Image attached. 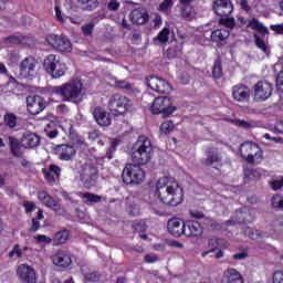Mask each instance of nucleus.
<instances>
[{
  "label": "nucleus",
  "instance_id": "obj_1",
  "mask_svg": "<svg viewBox=\"0 0 283 283\" xmlns=\"http://www.w3.org/2000/svg\"><path fill=\"white\" fill-rule=\"evenodd\" d=\"M154 196L164 205L178 207L182 202V188L174 177L164 176L153 187Z\"/></svg>",
  "mask_w": 283,
  "mask_h": 283
},
{
  "label": "nucleus",
  "instance_id": "obj_2",
  "mask_svg": "<svg viewBox=\"0 0 283 283\" xmlns=\"http://www.w3.org/2000/svg\"><path fill=\"white\" fill-rule=\"evenodd\" d=\"M51 93L60 96L64 103L83 102V82L78 78H73L62 85L51 87Z\"/></svg>",
  "mask_w": 283,
  "mask_h": 283
},
{
  "label": "nucleus",
  "instance_id": "obj_3",
  "mask_svg": "<svg viewBox=\"0 0 283 283\" xmlns=\"http://www.w3.org/2000/svg\"><path fill=\"white\" fill-rule=\"evenodd\" d=\"M154 156V146L151 139L147 136H139L130 150V158L137 165H147Z\"/></svg>",
  "mask_w": 283,
  "mask_h": 283
},
{
  "label": "nucleus",
  "instance_id": "obj_4",
  "mask_svg": "<svg viewBox=\"0 0 283 283\" xmlns=\"http://www.w3.org/2000/svg\"><path fill=\"white\" fill-rule=\"evenodd\" d=\"M213 11L217 17H221L219 23L226 25V28H233L235 25V19L229 18L233 12V3L231 0H216L213 2Z\"/></svg>",
  "mask_w": 283,
  "mask_h": 283
},
{
  "label": "nucleus",
  "instance_id": "obj_5",
  "mask_svg": "<svg viewBox=\"0 0 283 283\" xmlns=\"http://www.w3.org/2000/svg\"><path fill=\"white\" fill-rule=\"evenodd\" d=\"M144 164H127L123 170L122 178L125 185H143L145 170L140 167Z\"/></svg>",
  "mask_w": 283,
  "mask_h": 283
},
{
  "label": "nucleus",
  "instance_id": "obj_6",
  "mask_svg": "<svg viewBox=\"0 0 283 283\" xmlns=\"http://www.w3.org/2000/svg\"><path fill=\"white\" fill-rule=\"evenodd\" d=\"M43 67L52 78H61L67 72L65 63L61 62V59L54 54H50L44 59Z\"/></svg>",
  "mask_w": 283,
  "mask_h": 283
},
{
  "label": "nucleus",
  "instance_id": "obj_7",
  "mask_svg": "<svg viewBox=\"0 0 283 283\" xmlns=\"http://www.w3.org/2000/svg\"><path fill=\"white\" fill-rule=\"evenodd\" d=\"M240 154L243 160L253 165L254 163H262V156L264 153L256 143L245 142L240 146Z\"/></svg>",
  "mask_w": 283,
  "mask_h": 283
},
{
  "label": "nucleus",
  "instance_id": "obj_8",
  "mask_svg": "<svg viewBox=\"0 0 283 283\" xmlns=\"http://www.w3.org/2000/svg\"><path fill=\"white\" fill-rule=\"evenodd\" d=\"M132 99L127 96L120 94H115L108 99V109L114 116H120V114H126L132 109Z\"/></svg>",
  "mask_w": 283,
  "mask_h": 283
},
{
  "label": "nucleus",
  "instance_id": "obj_9",
  "mask_svg": "<svg viewBox=\"0 0 283 283\" xmlns=\"http://www.w3.org/2000/svg\"><path fill=\"white\" fill-rule=\"evenodd\" d=\"M146 85L153 92H157V94H171V84L167 82L165 78L156 75H149L146 77Z\"/></svg>",
  "mask_w": 283,
  "mask_h": 283
},
{
  "label": "nucleus",
  "instance_id": "obj_10",
  "mask_svg": "<svg viewBox=\"0 0 283 283\" xmlns=\"http://www.w3.org/2000/svg\"><path fill=\"white\" fill-rule=\"evenodd\" d=\"M153 114H164V116H171L176 112V106L171 105V99L167 96L156 97L153 106Z\"/></svg>",
  "mask_w": 283,
  "mask_h": 283
},
{
  "label": "nucleus",
  "instance_id": "obj_11",
  "mask_svg": "<svg viewBox=\"0 0 283 283\" xmlns=\"http://www.w3.org/2000/svg\"><path fill=\"white\" fill-rule=\"evenodd\" d=\"M46 42L49 45H52L54 50L57 52H71L72 51V42L65 36L61 35H49L46 38Z\"/></svg>",
  "mask_w": 283,
  "mask_h": 283
},
{
  "label": "nucleus",
  "instance_id": "obj_12",
  "mask_svg": "<svg viewBox=\"0 0 283 283\" xmlns=\"http://www.w3.org/2000/svg\"><path fill=\"white\" fill-rule=\"evenodd\" d=\"M17 276L21 283H35L36 270L28 264H20L17 269Z\"/></svg>",
  "mask_w": 283,
  "mask_h": 283
},
{
  "label": "nucleus",
  "instance_id": "obj_13",
  "mask_svg": "<svg viewBox=\"0 0 283 283\" xmlns=\"http://www.w3.org/2000/svg\"><path fill=\"white\" fill-rule=\"evenodd\" d=\"M20 76L32 81L36 76V60L34 57H27L20 64Z\"/></svg>",
  "mask_w": 283,
  "mask_h": 283
},
{
  "label": "nucleus",
  "instance_id": "obj_14",
  "mask_svg": "<svg viewBox=\"0 0 283 283\" xmlns=\"http://www.w3.org/2000/svg\"><path fill=\"white\" fill-rule=\"evenodd\" d=\"M273 94V85L266 81H260L254 85L255 101H266Z\"/></svg>",
  "mask_w": 283,
  "mask_h": 283
},
{
  "label": "nucleus",
  "instance_id": "obj_15",
  "mask_svg": "<svg viewBox=\"0 0 283 283\" xmlns=\"http://www.w3.org/2000/svg\"><path fill=\"white\" fill-rule=\"evenodd\" d=\"M51 260L54 266L60 269H67L72 264V253L67 250H57L52 256Z\"/></svg>",
  "mask_w": 283,
  "mask_h": 283
},
{
  "label": "nucleus",
  "instance_id": "obj_16",
  "mask_svg": "<svg viewBox=\"0 0 283 283\" xmlns=\"http://www.w3.org/2000/svg\"><path fill=\"white\" fill-rule=\"evenodd\" d=\"M27 109L33 116L41 114L45 109V99L39 95L27 97Z\"/></svg>",
  "mask_w": 283,
  "mask_h": 283
},
{
  "label": "nucleus",
  "instance_id": "obj_17",
  "mask_svg": "<svg viewBox=\"0 0 283 283\" xmlns=\"http://www.w3.org/2000/svg\"><path fill=\"white\" fill-rule=\"evenodd\" d=\"M232 97L237 103H249L251 88L244 84H237L232 87Z\"/></svg>",
  "mask_w": 283,
  "mask_h": 283
},
{
  "label": "nucleus",
  "instance_id": "obj_18",
  "mask_svg": "<svg viewBox=\"0 0 283 283\" xmlns=\"http://www.w3.org/2000/svg\"><path fill=\"white\" fill-rule=\"evenodd\" d=\"M93 116L99 127H109L112 125V115L101 106L94 108Z\"/></svg>",
  "mask_w": 283,
  "mask_h": 283
},
{
  "label": "nucleus",
  "instance_id": "obj_19",
  "mask_svg": "<svg viewBox=\"0 0 283 283\" xmlns=\"http://www.w3.org/2000/svg\"><path fill=\"white\" fill-rule=\"evenodd\" d=\"M167 230L174 238H180L181 235H185V221L179 218H172L168 220Z\"/></svg>",
  "mask_w": 283,
  "mask_h": 283
},
{
  "label": "nucleus",
  "instance_id": "obj_20",
  "mask_svg": "<svg viewBox=\"0 0 283 283\" xmlns=\"http://www.w3.org/2000/svg\"><path fill=\"white\" fill-rule=\"evenodd\" d=\"M184 235L186 238H198V235H202V226L195 220L186 221L184 223Z\"/></svg>",
  "mask_w": 283,
  "mask_h": 283
},
{
  "label": "nucleus",
  "instance_id": "obj_21",
  "mask_svg": "<svg viewBox=\"0 0 283 283\" xmlns=\"http://www.w3.org/2000/svg\"><path fill=\"white\" fill-rule=\"evenodd\" d=\"M21 145L24 149H34L41 145V137L36 133L25 132L21 138Z\"/></svg>",
  "mask_w": 283,
  "mask_h": 283
},
{
  "label": "nucleus",
  "instance_id": "obj_22",
  "mask_svg": "<svg viewBox=\"0 0 283 283\" xmlns=\"http://www.w3.org/2000/svg\"><path fill=\"white\" fill-rule=\"evenodd\" d=\"M38 200L44 205V207H49V209H53L56 213L61 211V203L56 201L52 196L48 195V192L41 190L38 192Z\"/></svg>",
  "mask_w": 283,
  "mask_h": 283
},
{
  "label": "nucleus",
  "instance_id": "obj_23",
  "mask_svg": "<svg viewBox=\"0 0 283 283\" xmlns=\"http://www.w3.org/2000/svg\"><path fill=\"white\" fill-rule=\"evenodd\" d=\"M129 19L136 25H145L149 21V13L145 8H137L129 13Z\"/></svg>",
  "mask_w": 283,
  "mask_h": 283
},
{
  "label": "nucleus",
  "instance_id": "obj_24",
  "mask_svg": "<svg viewBox=\"0 0 283 283\" xmlns=\"http://www.w3.org/2000/svg\"><path fill=\"white\" fill-rule=\"evenodd\" d=\"M96 178H98V170L95 167H88L83 170L82 180L87 189L96 185Z\"/></svg>",
  "mask_w": 283,
  "mask_h": 283
},
{
  "label": "nucleus",
  "instance_id": "obj_25",
  "mask_svg": "<svg viewBox=\"0 0 283 283\" xmlns=\"http://www.w3.org/2000/svg\"><path fill=\"white\" fill-rule=\"evenodd\" d=\"M57 151L60 160H73V158L76 156V148L65 144L59 146Z\"/></svg>",
  "mask_w": 283,
  "mask_h": 283
},
{
  "label": "nucleus",
  "instance_id": "obj_26",
  "mask_svg": "<svg viewBox=\"0 0 283 283\" xmlns=\"http://www.w3.org/2000/svg\"><path fill=\"white\" fill-rule=\"evenodd\" d=\"M223 283H244V279L238 270L230 268L223 273Z\"/></svg>",
  "mask_w": 283,
  "mask_h": 283
},
{
  "label": "nucleus",
  "instance_id": "obj_27",
  "mask_svg": "<svg viewBox=\"0 0 283 283\" xmlns=\"http://www.w3.org/2000/svg\"><path fill=\"white\" fill-rule=\"evenodd\" d=\"M42 171L48 182H55L61 177V168L56 165H51L49 169H43Z\"/></svg>",
  "mask_w": 283,
  "mask_h": 283
},
{
  "label": "nucleus",
  "instance_id": "obj_28",
  "mask_svg": "<svg viewBox=\"0 0 283 283\" xmlns=\"http://www.w3.org/2000/svg\"><path fill=\"white\" fill-rule=\"evenodd\" d=\"M77 196L83 199L84 205H98L103 200V197L91 192H78Z\"/></svg>",
  "mask_w": 283,
  "mask_h": 283
},
{
  "label": "nucleus",
  "instance_id": "obj_29",
  "mask_svg": "<svg viewBox=\"0 0 283 283\" xmlns=\"http://www.w3.org/2000/svg\"><path fill=\"white\" fill-rule=\"evenodd\" d=\"M70 240V231L61 230L56 232L53 237V247H59L65 244Z\"/></svg>",
  "mask_w": 283,
  "mask_h": 283
},
{
  "label": "nucleus",
  "instance_id": "obj_30",
  "mask_svg": "<svg viewBox=\"0 0 283 283\" xmlns=\"http://www.w3.org/2000/svg\"><path fill=\"white\" fill-rule=\"evenodd\" d=\"M230 34L231 32L228 29H218L211 32V39L218 43V41H224L229 39Z\"/></svg>",
  "mask_w": 283,
  "mask_h": 283
},
{
  "label": "nucleus",
  "instance_id": "obj_31",
  "mask_svg": "<svg viewBox=\"0 0 283 283\" xmlns=\"http://www.w3.org/2000/svg\"><path fill=\"white\" fill-rule=\"evenodd\" d=\"M9 143L13 156L21 158L23 156V151H21V147H23L22 144H20L19 140L14 137H9Z\"/></svg>",
  "mask_w": 283,
  "mask_h": 283
},
{
  "label": "nucleus",
  "instance_id": "obj_32",
  "mask_svg": "<svg viewBox=\"0 0 283 283\" xmlns=\"http://www.w3.org/2000/svg\"><path fill=\"white\" fill-rule=\"evenodd\" d=\"M262 176H266V170L262 168H256L252 170H247L245 171V177L249 178L250 180L262 178Z\"/></svg>",
  "mask_w": 283,
  "mask_h": 283
},
{
  "label": "nucleus",
  "instance_id": "obj_33",
  "mask_svg": "<svg viewBox=\"0 0 283 283\" xmlns=\"http://www.w3.org/2000/svg\"><path fill=\"white\" fill-rule=\"evenodd\" d=\"M249 28H252V30H256V32H262L263 34H266L269 30L262 24L258 19H252L248 23Z\"/></svg>",
  "mask_w": 283,
  "mask_h": 283
},
{
  "label": "nucleus",
  "instance_id": "obj_34",
  "mask_svg": "<svg viewBox=\"0 0 283 283\" xmlns=\"http://www.w3.org/2000/svg\"><path fill=\"white\" fill-rule=\"evenodd\" d=\"M115 87L118 90H127L128 92H134V84L125 80H115Z\"/></svg>",
  "mask_w": 283,
  "mask_h": 283
},
{
  "label": "nucleus",
  "instance_id": "obj_35",
  "mask_svg": "<svg viewBox=\"0 0 283 283\" xmlns=\"http://www.w3.org/2000/svg\"><path fill=\"white\" fill-rule=\"evenodd\" d=\"M3 120L7 127H11V129L17 127V115L8 113L4 115Z\"/></svg>",
  "mask_w": 283,
  "mask_h": 283
},
{
  "label": "nucleus",
  "instance_id": "obj_36",
  "mask_svg": "<svg viewBox=\"0 0 283 283\" xmlns=\"http://www.w3.org/2000/svg\"><path fill=\"white\" fill-rule=\"evenodd\" d=\"M220 160H222L220 154H218L217 151H209L206 165H213V163H220Z\"/></svg>",
  "mask_w": 283,
  "mask_h": 283
},
{
  "label": "nucleus",
  "instance_id": "obj_37",
  "mask_svg": "<svg viewBox=\"0 0 283 283\" xmlns=\"http://www.w3.org/2000/svg\"><path fill=\"white\" fill-rule=\"evenodd\" d=\"M171 33V31L169 30V28H164L159 34L157 35V40L159 43H167V41H169V34Z\"/></svg>",
  "mask_w": 283,
  "mask_h": 283
},
{
  "label": "nucleus",
  "instance_id": "obj_38",
  "mask_svg": "<svg viewBox=\"0 0 283 283\" xmlns=\"http://www.w3.org/2000/svg\"><path fill=\"white\" fill-rule=\"evenodd\" d=\"M271 202L274 209H281V211H283V197L281 195H274Z\"/></svg>",
  "mask_w": 283,
  "mask_h": 283
},
{
  "label": "nucleus",
  "instance_id": "obj_39",
  "mask_svg": "<svg viewBox=\"0 0 283 283\" xmlns=\"http://www.w3.org/2000/svg\"><path fill=\"white\" fill-rule=\"evenodd\" d=\"M283 231V221L277 219L272 222V232L270 235H275V233H282Z\"/></svg>",
  "mask_w": 283,
  "mask_h": 283
},
{
  "label": "nucleus",
  "instance_id": "obj_40",
  "mask_svg": "<svg viewBox=\"0 0 283 283\" xmlns=\"http://www.w3.org/2000/svg\"><path fill=\"white\" fill-rule=\"evenodd\" d=\"M185 8L181 10V15L184 19H193L196 17V13L193 12V8L189 7V4H184Z\"/></svg>",
  "mask_w": 283,
  "mask_h": 283
},
{
  "label": "nucleus",
  "instance_id": "obj_41",
  "mask_svg": "<svg viewBox=\"0 0 283 283\" xmlns=\"http://www.w3.org/2000/svg\"><path fill=\"white\" fill-rule=\"evenodd\" d=\"M212 76L214 78H222V63L220 61H216L212 69Z\"/></svg>",
  "mask_w": 283,
  "mask_h": 283
},
{
  "label": "nucleus",
  "instance_id": "obj_42",
  "mask_svg": "<svg viewBox=\"0 0 283 283\" xmlns=\"http://www.w3.org/2000/svg\"><path fill=\"white\" fill-rule=\"evenodd\" d=\"M9 258H23V250H21V245L15 244L13 249L9 252Z\"/></svg>",
  "mask_w": 283,
  "mask_h": 283
},
{
  "label": "nucleus",
  "instance_id": "obj_43",
  "mask_svg": "<svg viewBox=\"0 0 283 283\" xmlns=\"http://www.w3.org/2000/svg\"><path fill=\"white\" fill-rule=\"evenodd\" d=\"M34 240H36V242H39V244H52L53 239L45 235V234H38L33 237Z\"/></svg>",
  "mask_w": 283,
  "mask_h": 283
},
{
  "label": "nucleus",
  "instance_id": "obj_44",
  "mask_svg": "<svg viewBox=\"0 0 283 283\" xmlns=\"http://www.w3.org/2000/svg\"><path fill=\"white\" fill-rule=\"evenodd\" d=\"M174 130V122L166 120L160 125L161 134H169V132Z\"/></svg>",
  "mask_w": 283,
  "mask_h": 283
},
{
  "label": "nucleus",
  "instance_id": "obj_45",
  "mask_svg": "<svg viewBox=\"0 0 283 283\" xmlns=\"http://www.w3.org/2000/svg\"><path fill=\"white\" fill-rule=\"evenodd\" d=\"M144 261L146 264H156V262H160V258L158 254L149 253L144 256Z\"/></svg>",
  "mask_w": 283,
  "mask_h": 283
},
{
  "label": "nucleus",
  "instance_id": "obj_46",
  "mask_svg": "<svg viewBox=\"0 0 283 283\" xmlns=\"http://www.w3.org/2000/svg\"><path fill=\"white\" fill-rule=\"evenodd\" d=\"M255 39V45L259 46L260 50H262V52H264L265 54H269V49L266 48V43H264V40H262V38L254 35Z\"/></svg>",
  "mask_w": 283,
  "mask_h": 283
},
{
  "label": "nucleus",
  "instance_id": "obj_47",
  "mask_svg": "<svg viewBox=\"0 0 283 283\" xmlns=\"http://www.w3.org/2000/svg\"><path fill=\"white\" fill-rule=\"evenodd\" d=\"M171 8H174V0H164L159 6L161 12H167L168 10H171Z\"/></svg>",
  "mask_w": 283,
  "mask_h": 283
},
{
  "label": "nucleus",
  "instance_id": "obj_48",
  "mask_svg": "<svg viewBox=\"0 0 283 283\" xmlns=\"http://www.w3.org/2000/svg\"><path fill=\"white\" fill-rule=\"evenodd\" d=\"M234 125H237V127H241L242 129H251V127H253V123L247 122L244 119L234 120Z\"/></svg>",
  "mask_w": 283,
  "mask_h": 283
},
{
  "label": "nucleus",
  "instance_id": "obj_49",
  "mask_svg": "<svg viewBox=\"0 0 283 283\" xmlns=\"http://www.w3.org/2000/svg\"><path fill=\"white\" fill-rule=\"evenodd\" d=\"M99 279L101 275L98 274V272H91L84 275V280L86 282H98Z\"/></svg>",
  "mask_w": 283,
  "mask_h": 283
},
{
  "label": "nucleus",
  "instance_id": "obj_50",
  "mask_svg": "<svg viewBox=\"0 0 283 283\" xmlns=\"http://www.w3.org/2000/svg\"><path fill=\"white\" fill-rule=\"evenodd\" d=\"M208 244H209V247H213V248L209 251L202 252V254H201L202 258H207V255H209V253H213V251H216V248L218 245V241L216 239H211V240H209Z\"/></svg>",
  "mask_w": 283,
  "mask_h": 283
},
{
  "label": "nucleus",
  "instance_id": "obj_51",
  "mask_svg": "<svg viewBox=\"0 0 283 283\" xmlns=\"http://www.w3.org/2000/svg\"><path fill=\"white\" fill-rule=\"evenodd\" d=\"M273 191H280L283 187V177L281 179H275L271 182Z\"/></svg>",
  "mask_w": 283,
  "mask_h": 283
},
{
  "label": "nucleus",
  "instance_id": "obj_52",
  "mask_svg": "<svg viewBox=\"0 0 283 283\" xmlns=\"http://www.w3.org/2000/svg\"><path fill=\"white\" fill-rule=\"evenodd\" d=\"M263 138H265V140H273V143H276V145H283L282 137H272L271 134L266 133L263 135Z\"/></svg>",
  "mask_w": 283,
  "mask_h": 283
},
{
  "label": "nucleus",
  "instance_id": "obj_53",
  "mask_svg": "<svg viewBox=\"0 0 283 283\" xmlns=\"http://www.w3.org/2000/svg\"><path fill=\"white\" fill-rule=\"evenodd\" d=\"M153 23L154 28H160L163 25V17L158 13L153 14Z\"/></svg>",
  "mask_w": 283,
  "mask_h": 283
},
{
  "label": "nucleus",
  "instance_id": "obj_54",
  "mask_svg": "<svg viewBox=\"0 0 283 283\" xmlns=\"http://www.w3.org/2000/svg\"><path fill=\"white\" fill-rule=\"evenodd\" d=\"M272 282L273 283H283V272L282 271L274 272Z\"/></svg>",
  "mask_w": 283,
  "mask_h": 283
},
{
  "label": "nucleus",
  "instance_id": "obj_55",
  "mask_svg": "<svg viewBox=\"0 0 283 283\" xmlns=\"http://www.w3.org/2000/svg\"><path fill=\"white\" fill-rule=\"evenodd\" d=\"M23 207L27 213H32L34 209H36V206L34 205V202H30V201H25L23 203Z\"/></svg>",
  "mask_w": 283,
  "mask_h": 283
},
{
  "label": "nucleus",
  "instance_id": "obj_56",
  "mask_svg": "<svg viewBox=\"0 0 283 283\" xmlns=\"http://www.w3.org/2000/svg\"><path fill=\"white\" fill-rule=\"evenodd\" d=\"M93 30H94L93 23H88V24L82 27L83 34H85L86 36L92 34Z\"/></svg>",
  "mask_w": 283,
  "mask_h": 283
},
{
  "label": "nucleus",
  "instance_id": "obj_57",
  "mask_svg": "<svg viewBox=\"0 0 283 283\" xmlns=\"http://www.w3.org/2000/svg\"><path fill=\"white\" fill-rule=\"evenodd\" d=\"M78 3L85 4L87 3L88 10H92V8H96V0H77Z\"/></svg>",
  "mask_w": 283,
  "mask_h": 283
},
{
  "label": "nucleus",
  "instance_id": "obj_58",
  "mask_svg": "<svg viewBox=\"0 0 283 283\" xmlns=\"http://www.w3.org/2000/svg\"><path fill=\"white\" fill-rule=\"evenodd\" d=\"M118 8H120V3H119L118 1H116V0H111V1L108 2V10H114V11H116V10H118Z\"/></svg>",
  "mask_w": 283,
  "mask_h": 283
},
{
  "label": "nucleus",
  "instance_id": "obj_59",
  "mask_svg": "<svg viewBox=\"0 0 283 283\" xmlns=\"http://www.w3.org/2000/svg\"><path fill=\"white\" fill-rule=\"evenodd\" d=\"M39 229H41V222L39 219H32L31 231L36 232Z\"/></svg>",
  "mask_w": 283,
  "mask_h": 283
},
{
  "label": "nucleus",
  "instance_id": "obj_60",
  "mask_svg": "<svg viewBox=\"0 0 283 283\" xmlns=\"http://www.w3.org/2000/svg\"><path fill=\"white\" fill-rule=\"evenodd\" d=\"M114 151H116V143H113L109 149L106 151V158H108V160H112Z\"/></svg>",
  "mask_w": 283,
  "mask_h": 283
},
{
  "label": "nucleus",
  "instance_id": "obj_61",
  "mask_svg": "<svg viewBox=\"0 0 283 283\" xmlns=\"http://www.w3.org/2000/svg\"><path fill=\"white\" fill-rule=\"evenodd\" d=\"M76 147H80V149H83V151H85V149H87V143H85V139H77L75 142Z\"/></svg>",
  "mask_w": 283,
  "mask_h": 283
},
{
  "label": "nucleus",
  "instance_id": "obj_62",
  "mask_svg": "<svg viewBox=\"0 0 283 283\" xmlns=\"http://www.w3.org/2000/svg\"><path fill=\"white\" fill-rule=\"evenodd\" d=\"M247 258H249V253L247 252H240V253L233 254V260H247Z\"/></svg>",
  "mask_w": 283,
  "mask_h": 283
},
{
  "label": "nucleus",
  "instance_id": "obj_63",
  "mask_svg": "<svg viewBox=\"0 0 283 283\" xmlns=\"http://www.w3.org/2000/svg\"><path fill=\"white\" fill-rule=\"evenodd\" d=\"M271 30L276 32V34H283V24H273L271 25Z\"/></svg>",
  "mask_w": 283,
  "mask_h": 283
},
{
  "label": "nucleus",
  "instance_id": "obj_64",
  "mask_svg": "<svg viewBox=\"0 0 283 283\" xmlns=\"http://www.w3.org/2000/svg\"><path fill=\"white\" fill-rule=\"evenodd\" d=\"M275 134H283V122H277L274 126Z\"/></svg>",
  "mask_w": 283,
  "mask_h": 283
}]
</instances>
